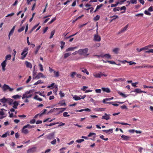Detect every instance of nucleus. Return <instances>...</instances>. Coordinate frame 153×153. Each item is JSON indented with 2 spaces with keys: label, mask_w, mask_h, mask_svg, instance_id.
<instances>
[{
  "label": "nucleus",
  "mask_w": 153,
  "mask_h": 153,
  "mask_svg": "<svg viewBox=\"0 0 153 153\" xmlns=\"http://www.w3.org/2000/svg\"><path fill=\"white\" fill-rule=\"evenodd\" d=\"M13 100L10 98H6L5 97L1 99L0 100V101L1 102L3 103H5L7 102L9 105H11L12 104Z\"/></svg>",
  "instance_id": "1"
},
{
  "label": "nucleus",
  "mask_w": 153,
  "mask_h": 153,
  "mask_svg": "<svg viewBox=\"0 0 153 153\" xmlns=\"http://www.w3.org/2000/svg\"><path fill=\"white\" fill-rule=\"evenodd\" d=\"M88 51V49L85 48V49H80L78 51V53L80 55H83V56H88V54L87 53Z\"/></svg>",
  "instance_id": "2"
},
{
  "label": "nucleus",
  "mask_w": 153,
  "mask_h": 153,
  "mask_svg": "<svg viewBox=\"0 0 153 153\" xmlns=\"http://www.w3.org/2000/svg\"><path fill=\"white\" fill-rule=\"evenodd\" d=\"M29 124H28L23 126L22 130V132L23 133L25 134H27L29 133L28 130L27 129H25L26 128H28L29 127Z\"/></svg>",
  "instance_id": "3"
},
{
  "label": "nucleus",
  "mask_w": 153,
  "mask_h": 153,
  "mask_svg": "<svg viewBox=\"0 0 153 153\" xmlns=\"http://www.w3.org/2000/svg\"><path fill=\"white\" fill-rule=\"evenodd\" d=\"M41 77L45 78L46 77L45 75H43L42 73L40 72L38 73L35 77H34L33 79H38Z\"/></svg>",
  "instance_id": "4"
},
{
  "label": "nucleus",
  "mask_w": 153,
  "mask_h": 153,
  "mask_svg": "<svg viewBox=\"0 0 153 153\" xmlns=\"http://www.w3.org/2000/svg\"><path fill=\"white\" fill-rule=\"evenodd\" d=\"M110 115H111L110 114L105 113L104 114V115L102 116V119L105 120H109L111 119L110 117Z\"/></svg>",
  "instance_id": "5"
},
{
  "label": "nucleus",
  "mask_w": 153,
  "mask_h": 153,
  "mask_svg": "<svg viewBox=\"0 0 153 153\" xmlns=\"http://www.w3.org/2000/svg\"><path fill=\"white\" fill-rule=\"evenodd\" d=\"M28 49L27 48H25L23 51V52L21 53V55L23 56V57L22 58V59H23L25 58L27 54Z\"/></svg>",
  "instance_id": "6"
},
{
  "label": "nucleus",
  "mask_w": 153,
  "mask_h": 153,
  "mask_svg": "<svg viewBox=\"0 0 153 153\" xmlns=\"http://www.w3.org/2000/svg\"><path fill=\"white\" fill-rule=\"evenodd\" d=\"M7 62L6 60H4L1 64V65L2 67V71H4L5 70V67L7 65Z\"/></svg>",
  "instance_id": "7"
},
{
  "label": "nucleus",
  "mask_w": 153,
  "mask_h": 153,
  "mask_svg": "<svg viewBox=\"0 0 153 153\" xmlns=\"http://www.w3.org/2000/svg\"><path fill=\"white\" fill-rule=\"evenodd\" d=\"M36 147H33L28 150L27 153H33L36 151Z\"/></svg>",
  "instance_id": "8"
},
{
  "label": "nucleus",
  "mask_w": 153,
  "mask_h": 153,
  "mask_svg": "<svg viewBox=\"0 0 153 153\" xmlns=\"http://www.w3.org/2000/svg\"><path fill=\"white\" fill-rule=\"evenodd\" d=\"M101 37L97 35H95L94 36V40L98 42L101 40Z\"/></svg>",
  "instance_id": "9"
},
{
  "label": "nucleus",
  "mask_w": 153,
  "mask_h": 153,
  "mask_svg": "<svg viewBox=\"0 0 153 153\" xmlns=\"http://www.w3.org/2000/svg\"><path fill=\"white\" fill-rule=\"evenodd\" d=\"M66 109V108H56V110H59V111L58 112V114H59L62 112L64 111Z\"/></svg>",
  "instance_id": "10"
},
{
  "label": "nucleus",
  "mask_w": 153,
  "mask_h": 153,
  "mask_svg": "<svg viewBox=\"0 0 153 153\" xmlns=\"http://www.w3.org/2000/svg\"><path fill=\"white\" fill-rule=\"evenodd\" d=\"M12 104L13 105V108H14L16 109L17 108V106L19 104V103L17 101H15L14 102H13Z\"/></svg>",
  "instance_id": "11"
},
{
  "label": "nucleus",
  "mask_w": 153,
  "mask_h": 153,
  "mask_svg": "<svg viewBox=\"0 0 153 153\" xmlns=\"http://www.w3.org/2000/svg\"><path fill=\"white\" fill-rule=\"evenodd\" d=\"M15 28V26H14L11 29V30L10 31L8 35L9 39H10V36L13 34L14 30Z\"/></svg>",
  "instance_id": "12"
},
{
  "label": "nucleus",
  "mask_w": 153,
  "mask_h": 153,
  "mask_svg": "<svg viewBox=\"0 0 153 153\" xmlns=\"http://www.w3.org/2000/svg\"><path fill=\"white\" fill-rule=\"evenodd\" d=\"M102 90L104 92H105L107 93H110L111 92V90L109 88H102Z\"/></svg>",
  "instance_id": "13"
},
{
  "label": "nucleus",
  "mask_w": 153,
  "mask_h": 153,
  "mask_svg": "<svg viewBox=\"0 0 153 153\" xmlns=\"http://www.w3.org/2000/svg\"><path fill=\"white\" fill-rule=\"evenodd\" d=\"M102 131L107 134L112 133L113 132V129H110L108 130H103Z\"/></svg>",
  "instance_id": "14"
},
{
  "label": "nucleus",
  "mask_w": 153,
  "mask_h": 153,
  "mask_svg": "<svg viewBox=\"0 0 153 153\" xmlns=\"http://www.w3.org/2000/svg\"><path fill=\"white\" fill-rule=\"evenodd\" d=\"M114 98L113 97H112L110 98H106L105 99H104L103 100V103H109L111 104H112V102H105L106 101H108V100H111L113 99Z\"/></svg>",
  "instance_id": "15"
},
{
  "label": "nucleus",
  "mask_w": 153,
  "mask_h": 153,
  "mask_svg": "<svg viewBox=\"0 0 153 153\" xmlns=\"http://www.w3.org/2000/svg\"><path fill=\"white\" fill-rule=\"evenodd\" d=\"M32 96V94H30L29 95L23 94L22 97V99H23L25 98H30Z\"/></svg>",
  "instance_id": "16"
},
{
  "label": "nucleus",
  "mask_w": 153,
  "mask_h": 153,
  "mask_svg": "<svg viewBox=\"0 0 153 153\" xmlns=\"http://www.w3.org/2000/svg\"><path fill=\"white\" fill-rule=\"evenodd\" d=\"M121 137L123 138V140H127L130 138V137L127 136L123 135L121 136Z\"/></svg>",
  "instance_id": "17"
},
{
  "label": "nucleus",
  "mask_w": 153,
  "mask_h": 153,
  "mask_svg": "<svg viewBox=\"0 0 153 153\" xmlns=\"http://www.w3.org/2000/svg\"><path fill=\"white\" fill-rule=\"evenodd\" d=\"M21 97L20 95L18 94L12 96V97L14 99H20Z\"/></svg>",
  "instance_id": "18"
},
{
  "label": "nucleus",
  "mask_w": 153,
  "mask_h": 153,
  "mask_svg": "<svg viewBox=\"0 0 153 153\" xmlns=\"http://www.w3.org/2000/svg\"><path fill=\"white\" fill-rule=\"evenodd\" d=\"M76 47H70L66 49V51L68 52L69 51H74V49H76Z\"/></svg>",
  "instance_id": "19"
},
{
  "label": "nucleus",
  "mask_w": 153,
  "mask_h": 153,
  "mask_svg": "<svg viewBox=\"0 0 153 153\" xmlns=\"http://www.w3.org/2000/svg\"><path fill=\"white\" fill-rule=\"evenodd\" d=\"M94 76L97 78H100L102 76V75L100 74V73H95L94 74Z\"/></svg>",
  "instance_id": "20"
},
{
  "label": "nucleus",
  "mask_w": 153,
  "mask_h": 153,
  "mask_svg": "<svg viewBox=\"0 0 153 153\" xmlns=\"http://www.w3.org/2000/svg\"><path fill=\"white\" fill-rule=\"evenodd\" d=\"M41 45H42V44H41V45H39L36 47V50L35 51L34 53L35 55H36L37 53L39 50V49H40V48H41Z\"/></svg>",
  "instance_id": "21"
},
{
  "label": "nucleus",
  "mask_w": 153,
  "mask_h": 153,
  "mask_svg": "<svg viewBox=\"0 0 153 153\" xmlns=\"http://www.w3.org/2000/svg\"><path fill=\"white\" fill-rule=\"evenodd\" d=\"M25 64L26 65V66L27 67L29 68H32V65L30 63L27 61H26V62H25Z\"/></svg>",
  "instance_id": "22"
},
{
  "label": "nucleus",
  "mask_w": 153,
  "mask_h": 153,
  "mask_svg": "<svg viewBox=\"0 0 153 153\" xmlns=\"http://www.w3.org/2000/svg\"><path fill=\"white\" fill-rule=\"evenodd\" d=\"M44 91H43L42 93H41L40 91H37L35 92V94H39L40 95L43 97H45V95L44 94Z\"/></svg>",
  "instance_id": "23"
},
{
  "label": "nucleus",
  "mask_w": 153,
  "mask_h": 153,
  "mask_svg": "<svg viewBox=\"0 0 153 153\" xmlns=\"http://www.w3.org/2000/svg\"><path fill=\"white\" fill-rule=\"evenodd\" d=\"M73 98L75 100L77 101L81 99L80 97L76 95H74L73 97Z\"/></svg>",
  "instance_id": "24"
},
{
  "label": "nucleus",
  "mask_w": 153,
  "mask_h": 153,
  "mask_svg": "<svg viewBox=\"0 0 153 153\" xmlns=\"http://www.w3.org/2000/svg\"><path fill=\"white\" fill-rule=\"evenodd\" d=\"M128 24L126 26H125L120 31V33H122L126 31L127 29V28H128Z\"/></svg>",
  "instance_id": "25"
},
{
  "label": "nucleus",
  "mask_w": 153,
  "mask_h": 153,
  "mask_svg": "<svg viewBox=\"0 0 153 153\" xmlns=\"http://www.w3.org/2000/svg\"><path fill=\"white\" fill-rule=\"evenodd\" d=\"M114 123L115 124H121L122 125H130L127 123H124L123 122L120 123L119 122H114Z\"/></svg>",
  "instance_id": "26"
},
{
  "label": "nucleus",
  "mask_w": 153,
  "mask_h": 153,
  "mask_svg": "<svg viewBox=\"0 0 153 153\" xmlns=\"http://www.w3.org/2000/svg\"><path fill=\"white\" fill-rule=\"evenodd\" d=\"M11 57V55L10 54L7 55L5 57L6 61L7 62V60L10 59Z\"/></svg>",
  "instance_id": "27"
},
{
  "label": "nucleus",
  "mask_w": 153,
  "mask_h": 153,
  "mask_svg": "<svg viewBox=\"0 0 153 153\" xmlns=\"http://www.w3.org/2000/svg\"><path fill=\"white\" fill-rule=\"evenodd\" d=\"M81 71L82 72L85 73L87 74V75L89 74V72L87 71V70L86 69L84 68H81Z\"/></svg>",
  "instance_id": "28"
},
{
  "label": "nucleus",
  "mask_w": 153,
  "mask_h": 153,
  "mask_svg": "<svg viewBox=\"0 0 153 153\" xmlns=\"http://www.w3.org/2000/svg\"><path fill=\"white\" fill-rule=\"evenodd\" d=\"M120 50V49L119 48H116L114 49L113 50V52L114 53L116 54H117L118 53V51Z\"/></svg>",
  "instance_id": "29"
},
{
  "label": "nucleus",
  "mask_w": 153,
  "mask_h": 153,
  "mask_svg": "<svg viewBox=\"0 0 153 153\" xmlns=\"http://www.w3.org/2000/svg\"><path fill=\"white\" fill-rule=\"evenodd\" d=\"M4 91H5L7 89H8L10 88V87L7 85L4 84L3 87Z\"/></svg>",
  "instance_id": "30"
},
{
  "label": "nucleus",
  "mask_w": 153,
  "mask_h": 153,
  "mask_svg": "<svg viewBox=\"0 0 153 153\" xmlns=\"http://www.w3.org/2000/svg\"><path fill=\"white\" fill-rule=\"evenodd\" d=\"M94 110L96 111H103L105 110V109L102 108H97L94 109Z\"/></svg>",
  "instance_id": "31"
},
{
  "label": "nucleus",
  "mask_w": 153,
  "mask_h": 153,
  "mask_svg": "<svg viewBox=\"0 0 153 153\" xmlns=\"http://www.w3.org/2000/svg\"><path fill=\"white\" fill-rule=\"evenodd\" d=\"M110 18H113V19L111 20V22L113 21L114 20H115L116 19L118 18V16H110Z\"/></svg>",
  "instance_id": "32"
},
{
  "label": "nucleus",
  "mask_w": 153,
  "mask_h": 153,
  "mask_svg": "<svg viewBox=\"0 0 153 153\" xmlns=\"http://www.w3.org/2000/svg\"><path fill=\"white\" fill-rule=\"evenodd\" d=\"M71 54V53H65L64 54V58L66 59V58H67V57H69V56H70Z\"/></svg>",
  "instance_id": "33"
},
{
  "label": "nucleus",
  "mask_w": 153,
  "mask_h": 153,
  "mask_svg": "<svg viewBox=\"0 0 153 153\" xmlns=\"http://www.w3.org/2000/svg\"><path fill=\"white\" fill-rule=\"evenodd\" d=\"M43 83V82L40 79L38 80L37 82H35L34 84V85H36L38 84H42Z\"/></svg>",
  "instance_id": "34"
},
{
  "label": "nucleus",
  "mask_w": 153,
  "mask_h": 153,
  "mask_svg": "<svg viewBox=\"0 0 153 153\" xmlns=\"http://www.w3.org/2000/svg\"><path fill=\"white\" fill-rule=\"evenodd\" d=\"M54 76L56 77H58L59 76V73L58 71L56 72V71H54Z\"/></svg>",
  "instance_id": "35"
},
{
  "label": "nucleus",
  "mask_w": 153,
  "mask_h": 153,
  "mask_svg": "<svg viewBox=\"0 0 153 153\" xmlns=\"http://www.w3.org/2000/svg\"><path fill=\"white\" fill-rule=\"evenodd\" d=\"M134 92H136V93H141V90L139 88H137L135 89L134 91Z\"/></svg>",
  "instance_id": "36"
},
{
  "label": "nucleus",
  "mask_w": 153,
  "mask_h": 153,
  "mask_svg": "<svg viewBox=\"0 0 153 153\" xmlns=\"http://www.w3.org/2000/svg\"><path fill=\"white\" fill-rule=\"evenodd\" d=\"M55 31L54 30H53L52 31H51V36L49 37V38L50 39H51L53 37V35H54L55 33Z\"/></svg>",
  "instance_id": "37"
},
{
  "label": "nucleus",
  "mask_w": 153,
  "mask_h": 153,
  "mask_svg": "<svg viewBox=\"0 0 153 153\" xmlns=\"http://www.w3.org/2000/svg\"><path fill=\"white\" fill-rule=\"evenodd\" d=\"M126 9V8L125 6H123L121 7L120 8V10H125L124 11H122L121 12V13H124L125 12V10Z\"/></svg>",
  "instance_id": "38"
},
{
  "label": "nucleus",
  "mask_w": 153,
  "mask_h": 153,
  "mask_svg": "<svg viewBox=\"0 0 153 153\" xmlns=\"http://www.w3.org/2000/svg\"><path fill=\"white\" fill-rule=\"evenodd\" d=\"M105 57L107 59L111 58V56L109 54H106L103 55V57Z\"/></svg>",
  "instance_id": "39"
},
{
  "label": "nucleus",
  "mask_w": 153,
  "mask_h": 153,
  "mask_svg": "<svg viewBox=\"0 0 153 153\" xmlns=\"http://www.w3.org/2000/svg\"><path fill=\"white\" fill-rule=\"evenodd\" d=\"M59 123V122L57 123H50L49 125L45 124V126H52L56 124H58Z\"/></svg>",
  "instance_id": "40"
},
{
  "label": "nucleus",
  "mask_w": 153,
  "mask_h": 153,
  "mask_svg": "<svg viewBox=\"0 0 153 153\" xmlns=\"http://www.w3.org/2000/svg\"><path fill=\"white\" fill-rule=\"evenodd\" d=\"M25 28V27L23 26L21 28H19V29L18 30V31L19 33H20L22 31L24 30Z\"/></svg>",
  "instance_id": "41"
},
{
  "label": "nucleus",
  "mask_w": 153,
  "mask_h": 153,
  "mask_svg": "<svg viewBox=\"0 0 153 153\" xmlns=\"http://www.w3.org/2000/svg\"><path fill=\"white\" fill-rule=\"evenodd\" d=\"M118 93L120 95L122 96L124 98H125L127 97V96H126L125 94L122 93V92H119Z\"/></svg>",
  "instance_id": "42"
},
{
  "label": "nucleus",
  "mask_w": 153,
  "mask_h": 153,
  "mask_svg": "<svg viewBox=\"0 0 153 153\" xmlns=\"http://www.w3.org/2000/svg\"><path fill=\"white\" fill-rule=\"evenodd\" d=\"M120 10V7H117L114 8L113 9V11L115 12L117 11H119Z\"/></svg>",
  "instance_id": "43"
},
{
  "label": "nucleus",
  "mask_w": 153,
  "mask_h": 153,
  "mask_svg": "<svg viewBox=\"0 0 153 153\" xmlns=\"http://www.w3.org/2000/svg\"><path fill=\"white\" fill-rule=\"evenodd\" d=\"M104 136L103 135H100V137L101 138V139H102V140H105V141H107V140H108V138H104Z\"/></svg>",
  "instance_id": "44"
},
{
  "label": "nucleus",
  "mask_w": 153,
  "mask_h": 153,
  "mask_svg": "<svg viewBox=\"0 0 153 153\" xmlns=\"http://www.w3.org/2000/svg\"><path fill=\"white\" fill-rule=\"evenodd\" d=\"M100 16L99 15H97L94 18V20L95 21H97L99 20Z\"/></svg>",
  "instance_id": "45"
},
{
  "label": "nucleus",
  "mask_w": 153,
  "mask_h": 153,
  "mask_svg": "<svg viewBox=\"0 0 153 153\" xmlns=\"http://www.w3.org/2000/svg\"><path fill=\"white\" fill-rule=\"evenodd\" d=\"M125 79H122V78H118V79H115L114 80V82H118L120 80H122V81H123Z\"/></svg>",
  "instance_id": "46"
},
{
  "label": "nucleus",
  "mask_w": 153,
  "mask_h": 153,
  "mask_svg": "<svg viewBox=\"0 0 153 153\" xmlns=\"http://www.w3.org/2000/svg\"><path fill=\"white\" fill-rule=\"evenodd\" d=\"M32 91H33V90H30L29 91H27L25 92L24 94L28 95V94H29L30 93L32 92Z\"/></svg>",
  "instance_id": "47"
},
{
  "label": "nucleus",
  "mask_w": 153,
  "mask_h": 153,
  "mask_svg": "<svg viewBox=\"0 0 153 153\" xmlns=\"http://www.w3.org/2000/svg\"><path fill=\"white\" fill-rule=\"evenodd\" d=\"M56 17H55L53 19H51V20L50 22H48V23L49 24H51L54 21H55L56 20Z\"/></svg>",
  "instance_id": "48"
},
{
  "label": "nucleus",
  "mask_w": 153,
  "mask_h": 153,
  "mask_svg": "<svg viewBox=\"0 0 153 153\" xmlns=\"http://www.w3.org/2000/svg\"><path fill=\"white\" fill-rule=\"evenodd\" d=\"M61 49H62L64 47V45L65 44V42H64L63 41L61 42Z\"/></svg>",
  "instance_id": "49"
},
{
  "label": "nucleus",
  "mask_w": 153,
  "mask_h": 153,
  "mask_svg": "<svg viewBox=\"0 0 153 153\" xmlns=\"http://www.w3.org/2000/svg\"><path fill=\"white\" fill-rule=\"evenodd\" d=\"M76 74V73L75 72H73L71 73V77L72 78H74V76Z\"/></svg>",
  "instance_id": "50"
},
{
  "label": "nucleus",
  "mask_w": 153,
  "mask_h": 153,
  "mask_svg": "<svg viewBox=\"0 0 153 153\" xmlns=\"http://www.w3.org/2000/svg\"><path fill=\"white\" fill-rule=\"evenodd\" d=\"M144 13L147 15H149V16H150L151 15V14L148 12V11L146 10L144 11Z\"/></svg>",
  "instance_id": "51"
},
{
  "label": "nucleus",
  "mask_w": 153,
  "mask_h": 153,
  "mask_svg": "<svg viewBox=\"0 0 153 153\" xmlns=\"http://www.w3.org/2000/svg\"><path fill=\"white\" fill-rule=\"evenodd\" d=\"M58 104H60V106H66V105L65 102H59Z\"/></svg>",
  "instance_id": "52"
},
{
  "label": "nucleus",
  "mask_w": 153,
  "mask_h": 153,
  "mask_svg": "<svg viewBox=\"0 0 153 153\" xmlns=\"http://www.w3.org/2000/svg\"><path fill=\"white\" fill-rule=\"evenodd\" d=\"M84 141V140L83 139H78L76 140V142L78 143H80Z\"/></svg>",
  "instance_id": "53"
},
{
  "label": "nucleus",
  "mask_w": 153,
  "mask_h": 153,
  "mask_svg": "<svg viewBox=\"0 0 153 153\" xmlns=\"http://www.w3.org/2000/svg\"><path fill=\"white\" fill-rule=\"evenodd\" d=\"M8 134L9 135L8 133L7 132L3 134V135L1 136V137L2 138L6 137L7 136Z\"/></svg>",
  "instance_id": "54"
},
{
  "label": "nucleus",
  "mask_w": 153,
  "mask_h": 153,
  "mask_svg": "<svg viewBox=\"0 0 153 153\" xmlns=\"http://www.w3.org/2000/svg\"><path fill=\"white\" fill-rule=\"evenodd\" d=\"M46 111H47V110L46 109H44L43 110V112H41V113L40 114V116H41L43 115V114H45V113H46Z\"/></svg>",
  "instance_id": "55"
},
{
  "label": "nucleus",
  "mask_w": 153,
  "mask_h": 153,
  "mask_svg": "<svg viewBox=\"0 0 153 153\" xmlns=\"http://www.w3.org/2000/svg\"><path fill=\"white\" fill-rule=\"evenodd\" d=\"M120 3L119 2H117L115 4H112L111 5V7H116Z\"/></svg>",
  "instance_id": "56"
},
{
  "label": "nucleus",
  "mask_w": 153,
  "mask_h": 153,
  "mask_svg": "<svg viewBox=\"0 0 153 153\" xmlns=\"http://www.w3.org/2000/svg\"><path fill=\"white\" fill-rule=\"evenodd\" d=\"M39 66L40 67V70L41 71H43V68L42 65L41 64L39 65Z\"/></svg>",
  "instance_id": "57"
},
{
  "label": "nucleus",
  "mask_w": 153,
  "mask_h": 153,
  "mask_svg": "<svg viewBox=\"0 0 153 153\" xmlns=\"http://www.w3.org/2000/svg\"><path fill=\"white\" fill-rule=\"evenodd\" d=\"M68 113L67 112H65L63 114V116L64 117H69L70 115L68 114Z\"/></svg>",
  "instance_id": "58"
},
{
  "label": "nucleus",
  "mask_w": 153,
  "mask_h": 153,
  "mask_svg": "<svg viewBox=\"0 0 153 153\" xmlns=\"http://www.w3.org/2000/svg\"><path fill=\"white\" fill-rule=\"evenodd\" d=\"M31 76H29L28 79L26 81V83H28L31 80Z\"/></svg>",
  "instance_id": "59"
},
{
  "label": "nucleus",
  "mask_w": 153,
  "mask_h": 153,
  "mask_svg": "<svg viewBox=\"0 0 153 153\" xmlns=\"http://www.w3.org/2000/svg\"><path fill=\"white\" fill-rule=\"evenodd\" d=\"M100 45V43H96L94 45V47L95 48L98 47Z\"/></svg>",
  "instance_id": "60"
},
{
  "label": "nucleus",
  "mask_w": 153,
  "mask_h": 153,
  "mask_svg": "<svg viewBox=\"0 0 153 153\" xmlns=\"http://www.w3.org/2000/svg\"><path fill=\"white\" fill-rule=\"evenodd\" d=\"M145 53H153V49H151L149 51H145Z\"/></svg>",
  "instance_id": "61"
},
{
  "label": "nucleus",
  "mask_w": 153,
  "mask_h": 153,
  "mask_svg": "<svg viewBox=\"0 0 153 153\" xmlns=\"http://www.w3.org/2000/svg\"><path fill=\"white\" fill-rule=\"evenodd\" d=\"M103 4H101L99 5H97V7L96 8H97V9H100L101 7H102V6H103Z\"/></svg>",
  "instance_id": "62"
},
{
  "label": "nucleus",
  "mask_w": 153,
  "mask_h": 153,
  "mask_svg": "<svg viewBox=\"0 0 153 153\" xmlns=\"http://www.w3.org/2000/svg\"><path fill=\"white\" fill-rule=\"evenodd\" d=\"M66 149V148L64 147L62 148L61 149H60V153H65V152L63 151V150H65Z\"/></svg>",
  "instance_id": "63"
},
{
  "label": "nucleus",
  "mask_w": 153,
  "mask_h": 153,
  "mask_svg": "<svg viewBox=\"0 0 153 153\" xmlns=\"http://www.w3.org/2000/svg\"><path fill=\"white\" fill-rule=\"evenodd\" d=\"M56 140L54 139L53 141L51 142V143L53 145H55L56 143Z\"/></svg>",
  "instance_id": "64"
}]
</instances>
